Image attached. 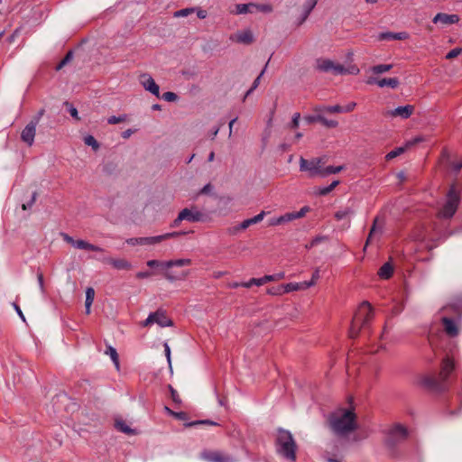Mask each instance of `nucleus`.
I'll list each match as a JSON object with an SVG mask.
<instances>
[{"instance_id": "nucleus-24", "label": "nucleus", "mask_w": 462, "mask_h": 462, "mask_svg": "<svg viewBox=\"0 0 462 462\" xmlns=\"http://www.w3.org/2000/svg\"><path fill=\"white\" fill-rule=\"evenodd\" d=\"M76 248L87 250V251H94V252H102L103 249L99 246L92 245L85 240L79 239L76 243Z\"/></svg>"}, {"instance_id": "nucleus-29", "label": "nucleus", "mask_w": 462, "mask_h": 462, "mask_svg": "<svg viewBox=\"0 0 462 462\" xmlns=\"http://www.w3.org/2000/svg\"><path fill=\"white\" fill-rule=\"evenodd\" d=\"M399 86V80L397 78L382 79L378 81L379 88L389 87L391 88H396Z\"/></svg>"}, {"instance_id": "nucleus-61", "label": "nucleus", "mask_w": 462, "mask_h": 462, "mask_svg": "<svg viewBox=\"0 0 462 462\" xmlns=\"http://www.w3.org/2000/svg\"><path fill=\"white\" fill-rule=\"evenodd\" d=\"M152 275V273L149 272V271H145V272H138L136 273V278L137 279H146V278H149L150 276Z\"/></svg>"}, {"instance_id": "nucleus-56", "label": "nucleus", "mask_w": 462, "mask_h": 462, "mask_svg": "<svg viewBox=\"0 0 462 462\" xmlns=\"http://www.w3.org/2000/svg\"><path fill=\"white\" fill-rule=\"evenodd\" d=\"M163 346H164L165 356L167 357V361H168L170 369L171 370V348H170L168 343H164Z\"/></svg>"}, {"instance_id": "nucleus-41", "label": "nucleus", "mask_w": 462, "mask_h": 462, "mask_svg": "<svg viewBox=\"0 0 462 462\" xmlns=\"http://www.w3.org/2000/svg\"><path fill=\"white\" fill-rule=\"evenodd\" d=\"M253 9H255L257 11L263 12V13H271L273 12V6L269 4H253L252 5Z\"/></svg>"}, {"instance_id": "nucleus-49", "label": "nucleus", "mask_w": 462, "mask_h": 462, "mask_svg": "<svg viewBox=\"0 0 462 462\" xmlns=\"http://www.w3.org/2000/svg\"><path fill=\"white\" fill-rule=\"evenodd\" d=\"M461 52H462L461 48H455L448 52V54L446 55V59H448V60L454 59V58L457 57Z\"/></svg>"}, {"instance_id": "nucleus-2", "label": "nucleus", "mask_w": 462, "mask_h": 462, "mask_svg": "<svg viewBox=\"0 0 462 462\" xmlns=\"http://www.w3.org/2000/svg\"><path fill=\"white\" fill-rule=\"evenodd\" d=\"M296 444L290 431L280 430L277 436V451L291 461L295 460Z\"/></svg>"}, {"instance_id": "nucleus-23", "label": "nucleus", "mask_w": 462, "mask_h": 462, "mask_svg": "<svg viewBox=\"0 0 462 462\" xmlns=\"http://www.w3.org/2000/svg\"><path fill=\"white\" fill-rule=\"evenodd\" d=\"M153 323L158 324L160 327H170L172 325V322L170 319L166 317V315L162 311H156L152 313Z\"/></svg>"}, {"instance_id": "nucleus-1", "label": "nucleus", "mask_w": 462, "mask_h": 462, "mask_svg": "<svg viewBox=\"0 0 462 462\" xmlns=\"http://www.w3.org/2000/svg\"><path fill=\"white\" fill-rule=\"evenodd\" d=\"M329 425L336 435L346 436L357 427L356 414L351 409H338L330 415Z\"/></svg>"}, {"instance_id": "nucleus-64", "label": "nucleus", "mask_w": 462, "mask_h": 462, "mask_svg": "<svg viewBox=\"0 0 462 462\" xmlns=\"http://www.w3.org/2000/svg\"><path fill=\"white\" fill-rule=\"evenodd\" d=\"M69 113L70 114V116L72 117H74L77 120H79V113H78V110H77L76 107L70 106L69 108Z\"/></svg>"}, {"instance_id": "nucleus-9", "label": "nucleus", "mask_w": 462, "mask_h": 462, "mask_svg": "<svg viewBox=\"0 0 462 462\" xmlns=\"http://www.w3.org/2000/svg\"><path fill=\"white\" fill-rule=\"evenodd\" d=\"M317 68L324 72H332L335 75H340L346 72V69L340 64L335 63L334 61L324 59L317 61Z\"/></svg>"}, {"instance_id": "nucleus-53", "label": "nucleus", "mask_w": 462, "mask_h": 462, "mask_svg": "<svg viewBox=\"0 0 462 462\" xmlns=\"http://www.w3.org/2000/svg\"><path fill=\"white\" fill-rule=\"evenodd\" d=\"M37 281L39 284L40 291L42 294L45 293V287H44V279L43 274L42 273H37Z\"/></svg>"}, {"instance_id": "nucleus-30", "label": "nucleus", "mask_w": 462, "mask_h": 462, "mask_svg": "<svg viewBox=\"0 0 462 462\" xmlns=\"http://www.w3.org/2000/svg\"><path fill=\"white\" fill-rule=\"evenodd\" d=\"M252 5H253V3L236 5L235 10L231 11V13L235 14H247V13H252L253 12Z\"/></svg>"}, {"instance_id": "nucleus-14", "label": "nucleus", "mask_w": 462, "mask_h": 462, "mask_svg": "<svg viewBox=\"0 0 462 462\" xmlns=\"http://www.w3.org/2000/svg\"><path fill=\"white\" fill-rule=\"evenodd\" d=\"M175 267L165 268L163 271V276L169 282L184 281L189 275V270L174 271Z\"/></svg>"}, {"instance_id": "nucleus-48", "label": "nucleus", "mask_w": 462, "mask_h": 462, "mask_svg": "<svg viewBox=\"0 0 462 462\" xmlns=\"http://www.w3.org/2000/svg\"><path fill=\"white\" fill-rule=\"evenodd\" d=\"M162 99H164L165 101H168V102H173V101H176L178 97L175 93L173 92H165L162 94Z\"/></svg>"}, {"instance_id": "nucleus-40", "label": "nucleus", "mask_w": 462, "mask_h": 462, "mask_svg": "<svg viewBox=\"0 0 462 462\" xmlns=\"http://www.w3.org/2000/svg\"><path fill=\"white\" fill-rule=\"evenodd\" d=\"M407 149H406L405 145L395 148L394 150L388 152L386 154L385 158H386V160H392V159L401 155L402 153H403Z\"/></svg>"}, {"instance_id": "nucleus-21", "label": "nucleus", "mask_w": 462, "mask_h": 462, "mask_svg": "<svg viewBox=\"0 0 462 462\" xmlns=\"http://www.w3.org/2000/svg\"><path fill=\"white\" fill-rule=\"evenodd\" d=\"M408 38V33L405 32H381L378 34V40L379 41H385V40H405Z\"/></svg>"}, {"instance_id": "nucleus-45", "label": "nucleus", "mask_w": 462, "mask_h": 462, "mask_svg": "<svg viewBox=\"0 0 462 462\" xmlns=\"http://www.w3.org/2000/svg\"><path fill=\"white\" fill-rule=\"evenodd\" d=\"M195 12V8H184L175 12V17H185Z\"/></svg>"}, {"instance_id": "nucleus-28", "label": "nucleus", "mask_w": 462, "mask_h": 462, "mask_svg": "<svg viewBox=\"0 0 462 462\" xmlns=\"http://www.w3.org/2000/svg\"><path fill=\"white\" fill-rule=\"evenodd\" d=\"M107 262L118 270H128L131 268V263L124 259H108Z\"/></svg>"}, {"instance_id": "nucleus-25", "label": "nucleus", "mask_w": 462, "mask_h": 462, "mask_svg": "<svg viewBox=\"0 0 462 462\" xmlns=\"http://www.w3.org/2000/svg\"><path fill=\"white\" fill-rule=\"evenodd\" d=\"M314 111L319 113L320 115L323 113H341V106H316Z\"/></svg>"}, {"instance_id": "nucleus-19", "label": "nucleus", "mask_w": 462, "mask_h": 462, "mask_svg": "<svg viewBox=\"0 0 462 462\" xmlns=\"http://www.w3.org/2000/svg\"><path fill=\"white\" fill-rule=\"evenodd\" d=\"M231 40L244 44H249L253 42V33L250 30L239 31L235 33Z\"/></svg>"}, {"instance_id": "nucleus-5", "label": "nucleus", "mask_w": 462, "mask_h": 462, "mask_svg": "<svg viewBox=\"0 0 462 462\" xmlns=\"http://www.w3.org/2000/svg\"><path fill=\"white\" fill-rule=\"evenodd\" d=\"M323 165H325L323 158H313L311 160L300 158V171L308 172L311 178L322 176Z\"/></svg>"}, {"instance_id": "nucleus-63", "label": "nucleus", "mask_w": 462, "mask_h": 462, "mask_svg": "<svg viewBox=\"0 0 462 462\" xmlns=\"http://www.w3.org/2000/svg\"><path fill=\"white\" fill-rule=\"evenodd\" d=\"M72 58V53L69 52L66 57L61 60V62L58 66V69H61L67 62H69Z\"/></svg>"}, {"instance_id": "nucleus-55", "label": "nucleus", "mask_w": 462, "mask_h": 462, "mask_svg": "<svg viewBox=\"0 0 462 462\" xmlns=\"http://www.w3.org/2000/svg\"><path fill=\"white\" fill-rule=\"evenodd\" d=\"M36 197H37V194H36L35 192H34V193H32V198H31L30 201H29V202H27V203H23V204L22 205L23 209V210H27L28 208H31V207L32 206V204H33V203L35 202V200H36Z\"/></svg>"}, {"instance_id": "nucleus-13", "label": "nucleus", "mask_w": 462, "mask_h": 462, "mask_svg": "<svg viewBox=\"0 0 462 462\" xmlns=\"http://www.w3.org/2000/svg\"><path fill=\"white\" fill-rule=\"evenodd\" d=\"M37 121H31L26 125L21 134V139L29 146L32 145L36 134Z\"/></svg>"}, {"instance_id": "nucleus-38", "label": "nucleus", "mask_w": 462, "mask_h": 462, "mask_svg": "<svg viewBox=\"0 0 462 462\" xmlns=\"http://www.w3.org/2000/svg\"><path fill=\"white\" fill-rule=\"evenodd\" d=\"M253 223L251 222V218L244 220L240 225L234 226L231 229L232 234H237L238 232L248 228Z\"/></svg>"}, {"instance_id": "nucleus-20", "label": "nucleus", "mask_w": 462, "mask_h": 462, "mask_svg": "<svg viewBox=\"0 0 462 462\" xmlns=\"http://www.w3.org/2000/svg\"><path fill=\"white\" fill-rule=\"evenodd\" d=\"M442 323L448 336L453 337L458 334V327L453 319L444 317Z\"/></svg>"}, {"instance_id": "nucleus-34", "label": "nucleus", "mask_w": 462, "mask_h": 462, "mask_svg": "<svg viewBox=\"0 0 462 462\" xmlns=\"http://www.w3.org/2000/svg\"><path fill=\"white\" fill-rule=\"evenodd\" d=\"M344 169V166H327L323 165L322 176L321 178H325L331 174H336L340 172Z\"/></svg>"}, {"instance_id": "nucleus-43", "label": "nucleus", "mask_w": 462, "mask_h": 462, "mask_svg": "<svg viewBox=\"0 0 462 462\" xmlns=\"http://www.w3.org/2000/svg\"><path fill=\"white\" fill-rule=\"evenodd\" d=\"M264 72H265V69H263L262 70V72L260 73V75L254 79L252 87L245 93V98L247 97L258 87V85L260 83V79H261L262 76L264 74Z\"/></svg>"}, {"instance_id": "nucleus-44", "label": "nucleus", "mask_w": 462, "mask_h": 462, "mask_svg": "<svg viewBox=\"0 0 462 462\" xmlns=\"http://www.w3.org/2000/svg\"><path fill=\"white\" fill-rule=\"evenodd\" d=\"M94 299H95V290L92 287L87 288L85 303L93 304Z\"/></svg>"}, {"instance_id": "nucleus-22", "label": "nucleus", "mask_w": 462, "mask_h": 462, "mask_svg": "<svg viewBox=\"0 0 462 462\" xmlns=\"http://www.w3.org/2000/svg\"><path fill=\"white\" fill-rule=\"evenodd\" d=\"M356 209L354 207H345L338 209L335 213V218L338 221L343 219H350L355 215Z\"/></svg>"}, {"instance_id": "nucleus-27", "label": "nucleus", "mask_w": 462, "mask_h": 462, "mask_svg": "<svg viewBox=\"0 0 462 462\" xmlns=\"http://www.w3.org/2000/svg\"><path fill=\"white\" fill-rule=\"evenodd\" d=\"M115 426L119 431H121L123 433H125L128 435L135 434V430L131 429L130 426L125 421H124L122 420H116Z\"/></svg>"}, {"instance_id": "nucleus-59", "label": "nucleus", "mask_w": 462, "mask_h": 462, "mask_svg": "<svg viewBox=\"0 0 462 462\" xmlns=\"http://www.w3.org/2000/svg\"><path fill=\"white\" fill-rule=\"evenodd\" d=\"M197 16L199 18V19H205L207 16H208V12L204 9H201V8H195V12Z\"/></svg>"}, {"instance_id": "nucleus-35", "label": "nucleus", "mask_w": 462, "mask_h": 462, "mask_svg": "<svg viewBox=\"0 0 462 462\" xmlns=\"http://www.w3.org/2000/svg\"><path fill=\"white\" fill-rule=\"evenodd\" d=\"M392 68V64H379L372 67L370 71L374 74H383L389 71Z\"/></svg>"}, {"instance_id": "nucleus-33", "label": "nucleus", "mask_w": 462, "mask_h": 462, "mask_svg": "<svg viewBox=\"0 0 462 462\" xmlns=\"http://www.w3.org/2000/svg\"><path fill=\"white\" fill-rule=\"evenodd\" d=\"M339 184L338 180H334L331 182L330 185L326 187H320L316 190V194L319 196H326L329 192H331L337 185Z\"/></svg>"}, {"instance_id": "nucleus-60", "label": "nucleus", "mask_w": 462, "mask_h": 462, "mask_svg": "<svg viewBox=\"0 0 462 462\" xmlns=\"http://www.w3.org/2000/svg\"><path fill=\"white\" fill-rule=\"evenodd\" d=\"M327 237L325 236H318L311 240V245H317L321 242L326 241Z\"/></svg>"}, {"instance_id": "nucleus-18", "label": "nucleus", "mask_w": 462, "mask_h": 462, "mask_svg": "<svg viewBox=\"0 0 462 462\" xmlns=\"http://www.w3.org/2000/svg\"><path fill=\"white\" fill-rule=\"evenodd\" d=\"M434 23H440L441 25L455 24L459 22L457 14H448L445 13H438L432 19Z\"/></svg>"}, {"instance_id": "nucleus-39", "label": "nucleus", "mask_w": 462, "mask_h": 462, "mask_svg": "<svg viewBox=\"0 0 462 462\" xmlns=\"http://www.w3.org/2000/svg\"><path fill=\"white\" fill-rule=\"evenodd\" d=\"M84 143L86 145L92 147L94 151H97L99 149V143L92 135H87L84 137Z\"/></svg>"}, {"instance_id": "nucleus-26", "label": "nucleus", "mask_w": 462, "mask_h": 462, "mask_svg": "<svg viewBox=\"0 0 462 462\" xmlns=\"http://www.w3.org/2000/svg\"><path fill=\"white\" fill-rule=\"evenodd\" d=\"M393 273V268L390 263H385L378 271L381 279H389Z\"/></svg>"}, {"instance_id": "nucleus-6", "label": "nucleus", "mask_w": 462, "mask_h": 462, "mask_svg": "<svg viewBox=\"0 0 462 462\" xmlns=\"http://www.w3.org/2000/svg\"><path fill=\"white\" fill-rule=\"evenodd\" d=\"M459 203V196L455 187H451L448 195L447 200L439 211V216L441 217H451L455 212L457 211V206Z\"/></svg>"}, {"instance_id": "nucleus-47", "label": "nucleus", "mask_w": 462, "mask_h": 462, "mask_svg": "<svg viewBox=\"0 0 462 462\" xmlns=\"http://www.w3.org/2000/svg\"><path fill=\"white\" fill-rule=\"evenodd\" d=\"M279 217H280L281 225H283L285 223L295 220V216L293 215L292 212L286 213Z\"/></svg>"}, {"instance_id": "nucleus-17", "label": "nucleus", "mask_w": 462, "mask_h": 462, "mask_svg": "<svg viewBox=\"0 0 462 462\" xmlns=\"http://www.w3.org/2000/svg\"><path fill=\"white\" fill-rule=\"evenodd\" d=\"M180 232H171L155 236L142 237V245H152L162 242L163 240L177 237Z\"/></svg>"}, {"instance_id": "nucleus-54", "label": "nucleus", "mask_w": 462, "mask_h": 462, "mask_svg": "<svg viewBox=\"0 0 462 462\" xmlns=\"http://www.w3.org/2000/svg\"><path fill=\"white\" fill-rule=\"evenodd\" d=\"M356 106V102H350L347 105H346L345 106H341V113L351 112L355 109Z\"/></svg>"}, {"instance_id": "nucleus-58", "label": "nucleus", "mask_w": 462, "mask_h": 462, "mask_svg": "<svg viewBox=\"0 0 462 462\" xmlns=\"http://www.w3.org/2000/svg\"><path fill=\"white\" fill-rule=\"evenodd\" d=\"M130 245H142V237H133L126 240Z\"/></svg>"}, {"instance_id": "nucleus-36", "label": "nucleus", "mask_w": 462, "mask_h": 462, "mask_svg": "<svg viewBox=\"0 0 462 462\" xmlns=\"http://www.w3.org/2000/svg\"><path fill=\"white\" fill-rule=\"evenodd\" d=\"M282 286H283V290H284V294L290 293L291 291L303 290L301 282H290L287 284H283Z\"/></svg>"}, {"instance_id": "nucleus-8", "label": "nucleus", "mask_w": 462, "mask_h": 462, "mask_svg": "<svg viewBox=\"0 0 462 462\" xmlns=\"http://www.w3.org/2000/svg\"><path fill=\"white\" fill-rule=\"evenodd\" d=\"M408 430L401 424L393 425L388 431L387 442L393 446L407 439Z\"/></svg>"}, {"instance_id": "nucleus-32", "label": "nucleus", "mask_w": 462, "mask_h": 462, "mask_svg": "<svg viewBox=\"0 0 462 462\" xmlns=\"http://www.w3.org/2000/svg\"><path fill=\"white\" fill-rule=\"evenodd\" d=\"M106 354L110 356L111 360L113 361L116 370H119V357L118 354L116 352V349L113 346H108L106 350Z\"/></svg>"}, {"instance_id": "nucleus-4", "label": "nucleus", "mask_w": 462, "mask_h": 462, "mask_svg": "<svg viewBox=\"0 0 462 462\" xmlns=\"http://www.w3.org/2000/svg\"><path fill=\"white\" fill-rule=\"evenodd\" d=\"M454 370V362L449 358H446L441 366V371L438 378L431 375H424L420 379V384L431 388L440 390L442 389V383L446 381L448 374Z\"/></svg>"}, {"instance_id": "nucleus-57", "label": "nucleus", "mask_w": 462, "mask_h": 462, "mask_svg": "<svg viewBox=\"0 0 462 462\" xmlns=\"http://www.w3.org/2000/svg\"><path fill=\"white\" fill-rule=\"evenodd\" d=\"M265 215H266L265 211H262L258 215H256L254 217H252L251 218V222L253 223V225L254 224H257V223L261 222L263 219Z\"/></svg>"}, {"instance_id": "nucleus-7", "label": "nucleus", "mask_w": 462, "mask_h": 462, "mask_svg": "<svg viewBox=\"0 0 462 462\" xmlns=\"http://www.w3.org/2000/svg\"><path fill=\"white\" fill-rule=\"evenodd\" d=\"M146 264L151 268H161L162 271H164L165 268L169 267L189 266L191 264V260L189 258L174 259L163 262L159 260H149Z\"/></svg>"}, {"instance_id": "nucleus-62", "label": "nucleus", "mask_w": 462, "mask_h": 462, "mask_svg": "<svg viewBox=\"0 0 462 462\" xmlns=\"http://www.w3.org/2000/svg\"><path fill=\"white\" fill-rule=\"evenodd\" d=\"M62 236H63L64 241L70 244L72 246H74L76 248V243L78 242V240L73 239L71 236H69L67 234H63Z\"/></svg>"}, {"instance_id": "nucleus-46", "label": "nucleus", "mask_w": 462, "mask_h": 462, "mask_svg": "<svg viewBox=\"0 0 462 462\" xmlns=\"http://www.w3.org/2000/svg\"><path fill=\"white\" fill-rule=\"evenodd\" d=\"M125 120H126V116L125 115H123V116H113L108 117L107 123L109 125H116V124H119V123L125 122Z\"/></svg>"}, {"instance_id": "nucleus-12", "label": "nucleus", "mask_w": 462, "mask_h": 462, "mask_svg": "<svg viewBox=\"0 0 462 462\" xmlns=\"http://www.w3.org/2000/svg\"><path fill=\"white\" fill-rule=\"evenodd\" d=\"M139 81H140V84L143 87V88L146 91L152 93V95L156 96L157 97H160V88L150 74H148V73L142 74L140 76Z\"/></svg>"}, {"instance_id": "nucleus-16", "label": "nucleus", "mask_w": 462, "mask_h": 462, "mask_svg": "<svg viewBox=\"0 0 462 462\" xmlns=\"http://www.w3.org/2000/svg\"><path fill=\"white\" fill-rule=\"evenodd\" d=\"M202 213L195 208H184L179 213V220H186L189 222H199L202 219Z\"/></svg>"}, {"instance_id": "nucleus-51", "label": "nucleus", "mask_w": 462, "mask_h": 462, "mask_svg": "<svg viewBox=\"0 0 462 462\" xmlns=\"http://www.w3.org/2000/svg\"><path fill=\"white\" fill-rule=\"evenodd\" d=\"M320 123L327 126V127H336L337 126V122L335 121V120H328L327 118H325L323 116L321 117V120H320Z\"/></svg>"}, {"instance_id": "nucleus-37", "label": "nucleus", "mask_w": 462, "mask_h": 462, "mask_svg": "<svg viewBox=\"0 0 462 462\" xmlns=\"http://www.w3.org/2000/svg\"><path fill=\"white\" fill-rule=\"evenodd\" d=\"M428 139H427L426 136H424V135H418V136H415V137L406 141L404 145H405L406 149L408 150L411 146L416 145L417 143H420L421 142H425Z\"/></svg>"}, {"instance_id": "nucleus-50", "label": "nucleus", "mask_w": 462, "mask_h": 462, "mask_svg": "<svg viewBox=\"0 0 462 462\" xmlns=\"http://www.w3.org/2000/svg\"><path fill=\"white\" fill-rule=\"evenodd\" d=\"M310 211V208L305 206L297 212H292L295 216V219L303 217Z\"/></svg>"}, {"instance_id": "nucleus-3", "label": "nucleus", "mask_w": 462, "mask_h": 462, "mask_svg": "<svg viewBox=\"0 0 462 462\" xmlns=\"http://www.w3.org/2000/svg\"><path fill=\"white\" fill-rule=\"evenodd\" d=\"M373 317V309L369 302L364 301L360 304L356 314L352 321L349 331L351 337H356L361 328L365 327Z\"/></svg>"}, {"instance_id": "nucleus-31", "label": "nucleus", "mask_w": 462, "mask_h": 462, "mask_svg": "<svg viewBox=\"0 0 462 462\" xmlns=\"http://www.w3.org/2000/svg\"><path fill=\"white\" fill-rule=\"evenodd\" d=\"M318 3V0H307L304 4H303V16H302V19H301V22H304L307 17L309 16V14L311 13V11L314 9V7L316 6Z\"/></svg>"}, {"instance_id": "nucleus-52", "label": "nucleus", "mask_w": 462, "mask_h": 462, "mask_svg": "<svg viewBox=\"0 0 462 462\" xmlns=\"http://www.w3.org/2000/svg\"><path fill=\"white\" fill-rule=\"evenodd\" d=\"M321 117H322V115L318 113L317 116H305L304 120L307 123H309V124H311V123H314V122H319L320 123Z\"/></svg>"}, {"instance_id": "nucleus-42", "label": "nucleus", "mask_w": 462, "mask_h": 462, "mask_svg": "<svg viewBox=\"0 0 462 462\" xmlns=\"http://www.w3.org/2000/svg\"><path fill=\"white\" fill-rule=\"evenodd\" d=\"M267 293L273 296H281L284 294V290L282 285H279L276 287H272L267 290Z\"/></svg>"}, {"instance_id": "nucleus-15", "label": "nucleus", "mask_w": 462, "mask_h": 462, "mask_svg": "<svg viewBox=\"0 0 462 462\" xmlns=\"http://www.w3.org/2000/svg\"><path fill=\"white\" fill-rule=\"evenodd\" d=\"M414 112V106L411 105H406L403 106H398L393 110L386 112V115L392 117H400L402 119L409 118Z\"/></svg>"}, {"instance_id": "nucleus-11", "label": "nucleus", "mask_w": 462, "mask_h": 462, "mask_svg": "<svg viewBox=\"0 0 462 462\" xmlns=\"http://www.w3.org/2000/svg\"><path fill=\"white\" fill-rule=\"evenodd\" d=\"M201 457L208 462H236V459L221 451H204Z\"/></svg>"}, {"instance_id": "nucleus-10", "label": "nucleus", "mask_w": 462, "mask_h": 462, "mask_svg": "<svg viewBox=\"0 0 462 462\" xmlns=\"http://www.w3.org/2000/svg\"><path fill=\"white\" fill-rule=\"evenodd\" d=\"M285 277V273L283 272L275 273V274H270V275H264L261 278H252L246 282H243V287L245 288H250L253 285L256 286H262L269 282H274L282 280Z\"/></svg>"}]
</instances>
